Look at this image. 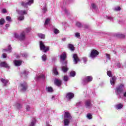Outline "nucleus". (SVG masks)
Returning a JSON list of instances; mask_svg holds the SVG:
<instances>
[{"mask_svg": "<svg viewBox=\"0 0 126 126\" xmlns=\"http://www.w3.org/2000/svg\"><path fill=\"white\" fill-rule=\"evenodd\" d=\"M66 59V53L63 52V54L60 56L61 62L63 64L62 66L61 67V69L63 72L65 73L68 70V68L67 67V62L65 60Z\"/></svg>", "mask_w": 126, "mask_h": 126, "instance_id": "1", "label": "nucleus"}, {"mask_svg": "<svg viewBox=\"0 0 126 126\" xmlns=\"http://www.w3.org/2000/svg\"><path fill=\"white\" fill-rule=\"evenodd\" d=\"M31 31V28H27L25 30V32H23L21 33L19 35L18 33H14V37L16 39H18L20 41H23L25 40V32L29 33Z\"/></svg>", "mask_w": 126, "mask_h": 126, "instance_id": "2", "label": "nucleus"}, {"mask_svg": "<svg viewBox=\"0 0 126 126\" xmlns=\"http://www.w3.org/2000/svg\"><path fill=\"white\" fill-rule=\"evenodd\" d=\"M125 85L124 84H121L116 87L115 89V93L119 99H121L122 97V94L123 93Z\"/></svg>", "mask_w": 126, "mask_h": 126, "instance_id": "3", "label": "nucleus"}, {"mask_svg": "<svg viewBox=\"0 0 126 126\" xmlns=\"http://www.w3.org/2000/svg\"><path fill=\"white\" fill-rule=\"evenodd\" d=\"M72 118V117H71V115H70V113H69V112L66 111L64 113L63 120L64 126H68V125H69L70 120H71Z\"/></svg>", "mask_w": 126, "mask_h": 126, "instance_id": "4", "label": "nucleus"}, {"mask_svg": "<svg viewBox=\"0 0 126 126\" xmlns=\"http://www.w3.org/2000/svg\"><path fill=\"white\" fill-rule=\"evenodd\" d=\"M19 89L21 92H25L28 89V85L26 82H21L19 86Z\"/></svg>", "mask_w": 126, "mask_h": 126, "instance_id": "5", "label": "nucleus"}, {"mask_svg": "<svg viewBox=\"0 0 126 126\" xmlns=\"http://www.w3.org/2000/svg\"><path fill=\"white\" fill-rule=\"evenodd\" d=\"M39 46L40 51H42V52H44V53H47V52H48V51L49 50V46H45V44L43 41H40Z\"/></svg>", "mask_w": 126, "mask_h": 126, "instance_id": "6", "label": "nucleus"}, {"mask_svg": "<svg viewBox=\"0 0 126 126\" xmlns=\"http://www.w3.org/2000/svg\"><path fill=\"white\" fill-rule=\"evenodd\" d=\"M93 80V77L91 76H86L83 79L82 84L86 85L88 82H91Z\"/></svg>", "mask_w": 126, "mask_h": 126, "instance_id": "7", "label": "nucleus"}, {"mask_svg": "<svg viewBox=\"0 0 126 126\" xmlns=\"http://www.w3.org/2000/svg\"><path fill=\"white\" fill-rule=\"evenodd\" d=\"M98 55H99V52H98L96 49H93L91 52L90 57L91 58L94 60Z\"/></svg>", "mask_w": 126, "mask_h": 126, "instance_id": "8", "label": "nucleus"}, {"mask_svg": "<svg viewBox=\"0 0 126 126\" xmlns=\"http://www.w3.org/2000/svg\"><path fill=\"white\" fill-rule=\"evenodd\" d=\"M34 0H28V2H22L21 4L24 7H28V5H31L32 3H33Z\"/></svg>", "mask_w": 126, "mask_h": 126, "instance_id": "9", "label": "nucleus"}, {"mask_svg": "<svg viewBox=\"0 0 126 126\" xmlns=\"http://www.w3.org/2000/svg\"><path fill=\"white\" fill-rule=\"evenodd\" d=\"M85 107L86 109H91L92 108V103L91 100L88 99L85 101Z\"/></svg>", "mask_w": 126, "mask_h": 126, "instance_id": "10", "label": "nucleus"}, {"mask_svg": "<svg viewBox=\"0 0 126 126\" xmlns=\"http://www.w3.org/2000/svg\"><path fill=\"white\" fill-rule=\"evenodd\" d=\"M0 66H1V67H5V68H7V69H9L10 68L9 64L5 62H1L0 63Z\"/></svg>", "mask_w": 126, "mask_h": 126, "instance_id": "11", "label": "nucleus"}, {"mask_svg": "<svg viewBox=\"0 0 126 126\" xmlns=\"http://www.w3.org/2000/svg\"><path fill=\"white\" fill-rule=\"evenodd\" d=\"M17 12V13L19 14V15L24 16L25 14H27V10H20L19 9H17L16 10Z\"/></svg>", "mask_w": 126, "mask_h": 126, "instance_id": "12", "label": "nucleus"}, {"mask_svg": "<svg viewBox=\"0 0 126 126\" xmlns=\"http://www.w3.org/2000/svg\"><path fill=\"white\" fill-rule=\"evenodd\" d=\"M74 97V94L72 93H68L66 94L67 100H71Z\"/></svg>", "mask_w": 126, "mask_h": 126, "instance_id": "13", "label": "nucleus"}, {"mask_svg": "<svg viewBox=\"0 0 126 126\" xmlns=\"http://www.w3.org/2000/svg\"><path fill=\"white\" fill-rule=\"evenodd\" d=\"M73 59L74 62V63L76 64L78 62H80V60H79V58H78V56H77V54H74L73 55Z\"/></svg>", "mask_w": 126, "mask_h": 126, "instance_id": "14", "label": "nucleus"}, {"mask_svg": "<svg viewBox=\"0 0 126 126\" xmlns=\"http://www.w3.org/2000/svg\"><path fill=\"white\" fill-rule=\"evenodd\" d=\"M63 82L62 80L59 79H55L54 80V83L57 86H58V87H60L61 85H62V83Z\"/></svg>", "mask_w": 126, "mask_h": 126, "instance_id": "15", "label": "nucleus"}, {"mask_svg": "<svg viewBox=\"0 0 126 126\" xmlns=\"http://www.w3.org/2000/svg\"><path fill=\"white\" fill-rule=\"evenodd\" d=\"M46 78V75L44 74H41L39 76H36L35 78V80H40V79H45Z\"/></svg>", "mask_w": 126, "mask_h": 126, "instance_id": "16", "label": "nucleus"}, {"mask_svg": "<svg viewBox=\"0 0 126 126\" xmlns=\"http://www.w3.org/2000/svg\"><path fill=\"white\" fill-rule=\"evenodd\" d=\"M23 62V61H22L21 60H15L14 61V64L16 66H20V65L22 64Z\"/></svg>", "mask_w": 126, "mask_h": 126, "instance_id": "17", "label": "nucleus"}, {"mask_svg": "<svg viewBox=\"0 0 126 126\" xmlns=\"http://www.w3.org/2000/svg\"><path fill=\"white\" fill-rule=\"evenodd\" d=\"M28 73H29V72L25 70L23 72L21 73V76L24 77V78H27Z\"/></svg>", "mask_w": 126, "mask_h": 126, "instance_id": "18", "label": "nucleus"}, {"mask_svg": "<svg viewBox=\"0 0 126 126\" xmlns=\"http://www.w3.org/2000/svg\"><path fill=\"white\" fill-rule=\"evenodd\" d=\"M116 80H117V77L116 76H113L111 78H110V84L112 86L115 85V83H116Z\"/></svg>", "mask_w": 126, "mask_h": 126, "instance_id": "19", "label": "nucleus"}, {"mask_svg": "<svg viewBox=\"0 0 126 126\" xmlns=\"http://www.w3.org/2000/svg\"><path fill=\"white\" fill-rule=\"evenodd\" d=\"M124 107V104L122 103H118L115 105V108L116 110H121Z\"/></svg>", "mask_w": 126, "mask_h": 126, "instance_id": "20", "label": "nucleus"}, {"mask_svg": "<svg viewBox=\"0 0 126 126\" xmlns=\"http://www.w3.org/2000/svg\"><path fill=\"white\" fill-rule=\"evenodd\" d=\"M91 6L92 10L93 11H94V12H97V11H98V7H97V6H96L95 4L92 3Z\"/></svg>", "mask_w": 126, "mask_h": 126, "instance_id": "21", "label": "nucleus"}, {"mask_svg": "<svg viewBox=\"0 0 126 126\" xmlns=\"http://www.w3.org/2000/svg\"><path fill=\"white\" fill-rule=\"evenodd\" d=\"M1 82L4 84V86H6V85H8L9 84V81L8 80H6L4 79H1Z\"/></svg>", "mask_w": 126, "mask_h": 126, "instance_id": "22", "label": "nucleus"}, {"mask_svg": "<svg viewBox=\"0 0 126 126\" xmlns=\"http://www.w3.org/2000/svg\"><path fill=\"white\" fill-rule=\"evenodd\" d=\"M115 36L118 38H125V37H126L125 34H123L120 32L115 33Z\"/></svg>", "mask_w": 126, "mask_h": 126, "instance_id": "23", "label": "nucleus"}, {"mask_svg": "<svg viewBox=\"0 0 126 126\" xmlns=\"http://www.w3.org/2000/svg\"><path fill=\"white\" fill-rule=\"evenodd\" d=\"M35 124H36V119L35 118H32V119L31 122L29 125V126H35Z\"/></svg>", "mask_w": 126, "mask_h": 126, "instance_id": "24", "label": "nucleus"}, {"mask_svg": "<svg viewBox=\"0 0 126 126\" xmlns=\"http://www.w3.org/2000/svg\"><path fill=\"white\" fill-rule=\"evenodd\" d=\"M12 48L11 47V45H9L7 49H4L3 50V52H8V53H11V50Z\"/></svg>", "mask_w": 126, "mask_h": 126, "instance_id": "25", "label": "nucleus"}, {"mask_svg": "<svg viewBox=\"0 0 126 126\" xmlns=\"http://www.w3.org/2000/svg\"><path fill=\"white\" fill-rule=\"evenodd\" d=\"M46 5H47L46 4V3H44L43 4V6H41L42 11L43 13H45L47 11V6H46Z\"/></svg>", "mask_w": 126, "mask_h": 126, "instance_id": "26", "label": "nucleus"}, {"mask_svg": "<svg viewBox=\"0 0 126 126\" xmlns=\"http://www.w3.org/2000/svg\"><path fill=\"white\" fill-rule=\"evenodd\" d=\"M62 11L63 12H64L65 14H66V15H68L69 14V11L66 9V8L65 7H62Z\"/></svg>", "mask_w": 126, "mask_h": 126, "instance_id": "27", "label": "nucleus"}, {"mask_svg": "<svg viewBox=\"0 0 126 126\" xmlns=\"http://www.w3.org/2000/svg\"><path fill=\"white\" fill-rule=\"evenodd\" d=\"M45 90L47 91V92L52 93V92H53V88L51 87H47L45 89Z\"/></svg>", "mask_w": 126, "mask_h": 126, "instance_id": "28", "label": "nucleus"}, {"mask_svg": "<svg viewBox=\"0 0 126 126\" xmlns=\"http://www.w3.org/2000/svg\"><path fill=\"white\" fill-rule=\"evenodd\" d=\"M68 48L69 49V50H70V51H71L72 52L74 51V46H73V45L71 44H69L68 45Z\"/></svg>", "mask_w": 126, "mask_h": 126, "instance_id": "29", "label": "nucleus"}, {"mask_svg": "<svg viewBox=\"0 0 126 126\" xmlns=\"http://www.w3.org/2000/svg\"><path fill=\"white\" fill-rule=\"evenodd\" d=\"M53 73L55 74V75H58L59 74V72L57 70V67H54L53 69Z\"/></svg>", "mask_w": 126, "mask_h": 126, "instance_id": "30", "label": "nucleus"}, {"mask_svg": "<svg viewBox=\"0 0 126 126\" xmlns=\"http://www.w3.org/2000/svg\"><path fill=\"white\" fill-rule=\"evenodd\" d=\"M21 56L23 58H25V59H26V58H28V53H27L26 52H24L23 53H22Z\"/></svg>", "mask_w": 126, "mask_h": 126, "instance_id": "31", "label": "nucleus"}, {"mask_svg": "<svg viewBox=\"0 0 126 126\" xmlns=\"http://www.w3.org/2000/svg\"><path fill=\"white\" fill-rule=\"evenodd\" d=\"M38 36L39 38H40V39H45V37H46L45 34L43 33H39L38 34Z\"/></svg>", "mask_w": 126, "mask_h": 126, "instance_id": "32", "label": "nucleus"}, {"mask_svg": "<svg viewBox=\"0 0 126 126\" xmlns=\"http://www.w3.org/2000/svg\"><path fill=\"white\" fill-rule=\"evenodd\" d=\"M106 19H108V20H109V21H111V22H113L114 21V18L111 16H106Z\"/></svg>", "mask_w": 126, "mask_h": 126, "instance_id": "33", "label": "nucleus"}, {"mask_svg": "<svg viewBox=\"0 0 126 126\" xmlns=\"http://www.w3.org/2000/svg\"><path fill=\"white\" fill-rule=\"evenodd\" d=\"M86 117L88 120H91L92 119V114L91 113H88Z\"/></svg>", "mask_w": 126, "mask_h": 126, "instance_id": "34", "label": "nucleus"}, {"mask_svg": "<svg viewBox=\"0 0 126 126\" xmlns=\"http://www.w3.org/2000/svg\"><path fill=\"white\" fill-rule=\"evenodd\" d=\"M50 21H51V20H50V19L49 18L46 19V20H45V22L44 23L45 26L49 24Z\"/></svg>", "mask_w": 126, "mask_h": 126, "instance_id": "35", "label": "nucleus"}, {"mask_svg": "<svg viewBox=\"0 0 126 126\" xmlns=\"http://www.w3.org/2000/svg\"><path fill=\"white\" fill-rule=\"evenodd\" d=\"M41 59L43 62H46V61H47V55H46V54L43 55Z\"/></svg>", "mask_w": 126, "mask_h": 126, "instance_id": "36", "label": "nucleus"}, {"mask_svg": "<svg viewBox=\"0 0 126 126\" xmlns=\"http://www.w3.org/2000/svg\"><path fill=\"white\" fill-rule=\"evenodd\" d=\"M16 106L18 109H21V108H22V104L19 102H17Z\"/></svg>", "mask_w": 126, "mask_h": 126, "instance_id": "37", "label": "nucleus"}, {"mask_svg": "<svg viewBox=\"0 0 126 126\" xmlns=\"http://www.w3.org/2000/svg\"><path fill=\"white\" fill-rule=\"evenodd\" d=\"M18 20L20 21H22V20H24V16H20L18 17Z\"/></svg>", "mask_w": 126, "mask_h": 126, "instance_id": "38", "label": "nucleus"}, {"mask_svg": "<svg viewBox=\"0 0 126 126\" xmlns=\"http://www.w3.org/2000/svg\"><path fill=\"white\" fill-rule=\"evenodd\" d=\"M75 74H76L75 71H72L70 73V76H71L72 77H74V76H75Z\"/></svg>", "mask_w": 126, "mask_h": 126, "instance_id": "39", "label": "nucleus"}, {"mask_svg": "<svg viewBox=\"0 0 126 126\" xmlns=\"http://www.w3.org/2000/svg\"><path fill=\"white\" fill-rule=\"evenodd\" d=\"M82 105H83V102H82V101H79L76 103L77 107H80L82 106Z\"/></svg>", "mask_w": 126, "mask_h": 126, "instance_id": "40", "label": "nucleus"}, {"mask_svg": "<svg viewBox=\"0 0 126 126\" xmlns=\"http://www.w3.org/2000/svg\"><path fill=\"white\" fill-rule=\"evenodd\" d=\"M6 21H8V22H11V17L10 16H7L6 17Z\"/></svg>", "mask_w": 126, "mask_h": 126, "instance_id": "41", "label": "nucleus"}, {"mask_svg": "<svg viewBox=\"0 0 126 126\" xmlns=\"http://www.w3.org/2000/svg\"><path fill=\"white\" fill-rule=\"evenodd\" d=\"M76 25L79 28H81V27H82V25L81 24V23H79L78 22L76 23Z\"/></svg>", "mask_w": 126, "mask_h": 126, "instance_id": "42", "label": "nucleus"}, {"mask_svg": "<svg viewBox=\"0 0 126 126\" xmlns=\"http://www.w3.org/2000/svg\"><path fill=\"white\" fill-rule=\"evenodd\" d=\"M4 19H1L0 20V25H3V24H4Z\"/></svg>", "mask_w": 126, "mask_h": 126, "instance_id": "43", "label": "nucleus"}, {"mask_svg": "<svg viewBox=\"0 0 126 126\" xmlns=\"http://www.w3.org/2000/svg\"><path fill=\"white\" fill-rule=\"evenodd\" d=\"M114 10H115L116 11H119L121 10V7L120 6L115 7L114 8Z\"/></svg>", "mask_w": 126, "mask_h": 126, "instance_id": "44", "label": "nucleus"}, {"mask_svg": "<svg viewBox=\"0 0 126 126\" xmlns=\"http://www.w3.org/2000/svg\"><path fill=\"white\" fill-rule=\"evenodd\" d=\"M75 37H76V38H79V37H80V33L75 32Z\"/></svg>", "mask_w": 126, "mask_h": 126, "instance_id": "45", "label": "nucleus"}, {"mask_svg": "<svg viewBox=\"0 0 126 126\" xmlns=\"http://www.w3.org/2000/svg\"><path fill=\"white\" fill-rule=\"evenodd\" d=\"M107 74L109 77H112V72H111V71H108Z\"/></svg>", "mask_w": 126, "mask_h": 126, "instance_id": "46", "label": "nucleus"}, {"mask_svg": "<svg viewBox=\"0 0 126 126\" xmlns=\"http://www.w3.org/2000/svg\"><path fill=\"white\" fill-rule=\"evenodd\" d=\"M26 109L27 111H32V108L31 107H30V106H29V105H27Z\"/></svg>", "mask_w": 126, "mask_h": 126, "instance_id": "47", "label": "nucleus"}, {"mask_svg": "<svg viewBox=\"0 0 126 126\" xmlns=\"http://www.w3.org/2000/svg\"><path fill=\"white\" fill-rule=\"evenodd\" d=\"M54 32L55 34H59L60 33V31H59V30L56 29L54 30Z\"/></svg>", "mask_w": 126, "mask_h": 126, "instance_id": "48", "label": "nucleus"}, {"mask_svg": "<svg viewBox=\"0 0 126 126\" xmlns=\"http://www.w3.org/2000/svg\"><path fill=\"white\" fill-rule=\"evenodd\" d=\"M63 80L64 81H67V80H68V77H67V76H64Z\"/></svg>", "mask_w": 126, "mask_h": 126, "instance_id": "49", "label": "nucleus"}, {"mask_svg": "<svg viewBox=\"0 0 126 126\" xmlns=\"http://www.w3.org/2000/svg\"><path fill=\"white\" fill-rule=\"evenodd\" d=\"M2 57L3 59H5V58H6V57H7V55L5 53H3L2 55Z\"/></svg>", "mask_w": 126, "mask_h": 126, "instance_id": "50", "label": "nucleus"}, {"mask_svg": "<svg viewBox=\"0 0 126 126\" xmlns=\"http://www.w3.org/2000/svg\"><path fill=\"white\" fill-rule=\"evenodd\" d=\"M117 66H118L119 68H121V67H122V64H121V63H118L117 64Z\"/></svg>", "mask_w": 126, "mask_h": 126, "instance_id": "51", "label": "nucleus"}, {"mask_svg": "<svg viewBox=\"0 0 126 126\" xmlns=\"http://www.w3.org/2000/svg\"><path fill=\"white\" fill-rule=\"evenodd\" d=\"M83 61L84 63H86V62H87V58L86 57L83 58Z\"/></svg>", "mask_w": 126, "mask_h": 126, "instance_id": "52", "label": "nucleus"}, {"mask_svg": "<svg viewBox=\"0 0 126 126\" xmlns=\"http://www.w3.org/2000/svg\"><path fill=\"white\" fill-rule=\"evenodd\" d=\"M106 58H107V59H108V60H110L111 57H110V55H109V54H106Z\"/></svg>", "mask_w": 126, "mask_h": 126, "instance_id": "53", "label": "nucleus"}, {"mask_svg": "<svg viewBox=\"0 0 126 126\" xmlns=\"http://www.w3.org/2000/svg\"><path fill=\"white\" fill-rule=\"evenodd\" d=\"M2 13H6V9H2Z\"/></svg>", "mask_w": 126, "mask_h": 126, "instance_id": "54", "label": "nucleus"}, {"mask_svg": "<svg viewBox=\"0 0 126 126\" xmlns=\"http://www.w3.org/2000/svg\"><path fill=\"white\" fill-rule=\"evenodd\" d=\"M5 27H6V29H7V28H8V27H9V24H6Z\"/></svg>", "mask_w": 126, "mask_h": 126, "instance_id": "55", "label": "nucleus"}, {"mask_svg": "<svg viewBox=\"0 0 126 126\" xmlns=\"http://www.w3.org/2000/svg\"><path fill=\"white\" fill-rule=\"evenodd\" d=\"M66 40V38L65 37H63L62 38V41H63V42H64Z\"/></svg>", "mask_w": 126, "mask_h": 126, "instance_id": "56", "label": "nucleus"}, {"mask_svg": "<svg viewBox=\"0 0 126 126\" xmlns=\"http://www.w3.org/2000/svg\"><path fill=\"white\" fill-rule=\"evenodd\" d=\"M124 97L125 99V100H126V92H125L124 94Z\"/></svg>", "mask_w": 126, "mask_h": 126, "instance_id": "57", "label": "nucleus"}, {"mask_svg": "<svg viewBox=\"0 0 126 126\" xmlns=\"http://www.w3.org/2000/svg\"><path fill=\"white\" fill-rule=\"evenodd\" d=\"M51 99H52V100H55V95H52Z\"/></svg>", "mask_w": 126, "mask_h": 126, "instance_id": "58", "label": "nucleus"}, {"mask_svg": "<svg viewBox=\"0 0 126 126\" xmlns=\"http://www.w3.org/2000/svg\"><path fill=\"white\" fill-rule=\"evenodd\" d=\"M46 126H52L50 125V124H49V123H46Z\"/></svg>", "mask_w": 126, "mask_h": 126, "instance_id": "59", "label": "nucleus"}, {"mask_svg": "<svg viewBox=\"0 0 126 126\" xmlns=\"http://www.w3.org/2000/svg\"><path fill=\"white\" fill-rule=\"evenodd\" d=\"M0 126H2V124H0Z\"/></svg>", "mask_w": 126, "mask_h": 126, "instance_id": "60", "label": "nucleus"}, {"mask_svg": "<svg viewBox=\"0 0 126 126\" xmlns=\"http://www.w3.org/2000/svg\"><path fill=\"white\" fill-rule=\"evenodd\" d=\"M18 59L19 58V57H17Z\"/></svg>", "mask_w": 126, "mask_h": 126, "instance_id": "61", "label": "nucleus"}]
</instances>
